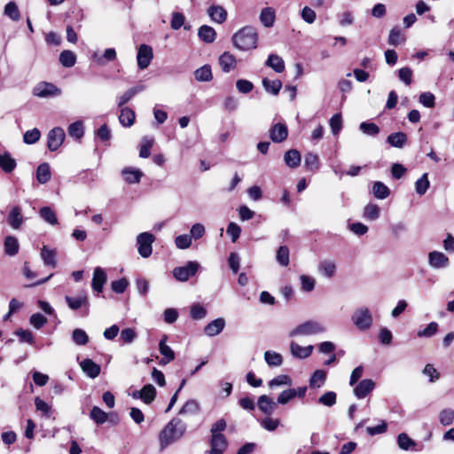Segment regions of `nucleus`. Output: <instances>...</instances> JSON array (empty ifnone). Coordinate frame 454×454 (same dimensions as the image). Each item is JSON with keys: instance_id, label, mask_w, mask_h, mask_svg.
Masks as SVG:
<instances>
[{"instance_id": "f257e3e1", "label": "nucleus", "mask_w": 454, "mask_h": 454, "mask_svg": "<svg viewBox=\"0 0 454 454\" xmlns=\"http://www.w3.org/2000/svg\"><path fill=\"white\" fill-rule=\"evenodd\" d=\"M232 43L240 51H250L257 47L258 34L253 27H244L232 35Z\"/></svg>"}, {"instance_id": "f03ea898", "label": "nucleus", "mask_w": 454, "mask_h": 454, "mask_svg": "<svg viewBox=\"0 0 454 454\" xmlns=\"http://www.w3.org/2000/svg\"><path fill=\"white\" fill-rule=\"evenodd\" d=\"M186 430V425L179 419L169 421L160 434L161 448H165L183 436Z\"/></svg>"}, {"instance_id": "7ed1b4c3", "label": "nucleus", "mask_w": 454, "mask_h": 454, "mask_svg": "<svg viewBox=\"0 0 454 454\" xmlns=\"http://www.w3.org/2000/svg\"><path fill=\"white\" fill-rule=\"evenodd\" d=\"M325 331L326 327L322 323L315 320H308L294 328L289 333V336L295 337L315 335L318 333H323Z\"/></svg>"}, {"instance_id": "20e7f679", "label": "nucleus", "mask_w": 454, "mask_h": 454, "mask_svg": "<svg viewBox=\"0 0 454 454\" xmlns=\"http://www.w3.org/2000/svg\"><path fill=\"white\" fill-rule=\"evenodd\" d=\"M351 321L358 330L367 331L373 324V317L367 307H359L351 316Z\"/></svg>"}, {"instance_id": "39448f33", "label": "nucleus", "mask_w": 454, "mask_h": 454, "mask_svg": "<svg viewBox=\"0 0 454 454\" xmlns=\"http://www.w3.org/2000/svg\"><path fill=\"white\" fill-rule=\"evenodd\" d=\"M200 267L199 262L190 261L184 266L176 267L172 273L176 280L185 282L198 272Z\"/></svg>"}, {"instance_id": "423d86ee", "label": "nucleus", "mask_w": 454, "mask_h": 454, "mask_svg": "<svg viewBox=\"0 0 454 454\" xmlns=\"http://www.w3.org/2000/svg\"><path fill=\"white\" fill-rule=\"evenodd\" d=\"M32 93L35 97L46 98L59 96L61 90L51 82H41L33 88Z\"/></svg>"}, {"instance_id": "0eeeda50", "label": "nucleus", "mask_w": 454, "mask_h": 454, "mask_svg": "<svg viewBox=\"0 0 454 454\" xmlns=\"http://www.w3.org/2000/svg\"><path fill=\"white\" fill-rule=\"evenodd\" d=\"M155 240L154 235L150 232H142L137 237L138 254L144 257L148 258L153 252L152 245Z\"/></svg>"}, {"instance_id": "6e6552de", "label": "nucleus", "mask_w": 454, "mask_h": 454, "mask_svg": "<svg viewBox=\"0 0 454 454\" xmlns=\"http://www.w3.org/2000/svg\"><path fill=\"white\" fill-rule=\"evenodd\" d=\"M47 146L50 151L58 150L65 140L64 129L60 127H55L51 129L47 135Z\"/></svg>"}, {"instance_id": "1a4fd4ad", "label": "nucleus", "mask_w": 454, "mask_h": 454, "mask_svg": "<svg viewBox=\"0 0 454 454\" xmlns=\"http://www.w3.org/2000/svg\"><path fill=\"white\" fill-rule=\"evenodd\" d=\"M153 58V49L147 44H141L138 48L137 60L139 69H145Z\"/></svg>"}, {"instance_id": "9d476101", "label": "nucleus", "mask_w": 454, "mask_h": 454, "mask_svg": "<svg viewBox=\"0 0 454 454\" xmlns=\"http://www.w3.org/2000/svg\"><path fill=\"white\" fill-rule=\"evenodd\" d=\"M65 300L67 303V306L72 310H77L79 309H83V316H87L89 314L90 302L88 297L84 295H80L77 297L66 296Z\"/></svg>"}, {"instance_id": "9b49d317", "label": "nucleus", "mask_w": 454, "mask_h": 454, "mask_svg": "<svg viewBox=\"0 0 454 454\" xmlns=\"http://www.w3.org/2000/svg\"><path fill=\"white\" fill-rule=\"evenodd\" d=\"M228 447V441L223 434L211 435L208 454H223Z\"/></svg>"}, {"instance_id": "f8f14e48", "label": "nucleus", "mask_w": 454, "mask_h": 454, "mask_svg": "<svg viewBox=\"0 0 454 454\" xmlns=\"http://www.w3.org/2000/svg\"><path fill=\"white\" fill-rule=\"evenodd\" d=\"M428 264L434 269H443L449 266L450 260L443 253L432 251L428 254Z\"/></svg>"}, {"instance_id": "ddd939ff", "label": "nucleus", "mask_w": 454, "mask_h": 454, "mask_svg": "<svg viewBox=\"0 0 454 454\" xmlns=\"http://www.w3.org/2000/svg\"><path fill=\"white\" fill-rule=\"evenodd\" d=\"M168 336L164 334L159 343V351L162 355L160 361V364H168L175 359V353L172 348L167 345Z\"/></svg>"}, {"instance_id": "4468645a", "label": "nucleus", "mask_w": 454, "mask_h": 454, "mask_svg": "<svg viewBox=\"0 0 454 454\" xmlns=\"http://www.w3.org/2000/svg\"><path fill=\"white\" fill-rule=\"evenodd\" d=\"M270 137L274 143H281L288 136L287 126L284 123H276L272 125L270 131Z\"/></svg>"}, {"instance_id": "2eb2a0df", "label": "nucleus", "mask_w": 454, "mask_h": 454, "mask_svg": "<svg viewBox=\"0 0 454 454\" xmlns=\"http://www.w3.org/2000/svg\"><path fill=\"white\" fill-rule=\"evenodd\" d=\"M80 367L82 371L90 379L97 378L101 372L100 365L96 364L90 358H85L80 362Z\"/></svg>"}, {"instance_id": "dca6fc26", "label": "nucleus", "mask_w": 454, "mask_h": 454, "mask_svg": "<svg viewBox=\"0 0 454 454\" xmlns=\"http://www.w3.org/2000/svg\"><path fill=\"white\" fill-rule=\"evenodd\" d=\"M225 325L226 322L223 317L214 319L204 327V333L208 337L216 336L222 333L225 327Z\"/></svg>"}, {"instance_id": "f3484780", "label": "nucleus", "mask_w": 454, "mask_h": 454, "mask_svg": "<svg viewBox=\"0 0 454 454\" xmlns=\"http://www.w3.org/2000/svg\"><path fill=\"white\" fill-rule=\"evenodd\" d=\"M375 387V382L371 379H365L361 380L356 387L354 388V395L358 399L364 398L369 393H371Z\"/></svg>"}, {"instance_id": "a211bd4d", "label": "nucleus", "mask_w": 454, "mask_h": 454, "mask_svg": "<svg viewBox=\"0 0 454 454\" xmlns=\"http://www.w3.org/2000/svg\"><path fill=\"white\" fill-rule=\"evenodd\" d=\"M106 282V273L102 268L97 267L93 272L91 283L92 289L96 291L98 294L101 293L103 291V287Z\"/></svg>"}, {"instance_id": "6ab92c4d", "label": "nucleus", "mask_w": 454, "mask_h": 454, "mask_svg": "<svg viewBox=\"0 0 454 454\" xmlns=\"http://www.w3.org/2000/svg\"><path fill=\"white\" fill-rule=\"evenodd\" d=\"M397 444L399 448L403 450L420 451L422 450V447L417 448V442L409 437V435L405 433H401L398 434Z\"/></svg>"}, {"instance_id": "aec40b11", "label": "nucleus", "mask_w": 454, "mask_h": 454, "mask_svg": "<svg viewBox=\"0 0 454 454\" xmlns=\"http://www.w3.org/2000/svg\"><path fill=\"white\" fill-rule=\"evenodd\" d=\"M41 258L46 266H50L51 268L57 267V251L56 249H51L47 246H43L41 248L40 253Z\"/></svg>"}, {"instance_id": "412c9836", "label": "nucleus", "mask_w": 454, "mask_h": 454, "mask_svg": "<svg viewBox=\"0 0 454 454\" xmlns=\"http://www.w3.org/2000/svg\"><path fill=\"white\" fill-rule=\"evenodd\" d=\"M313 348L314 347L312 345L301 347L294 341H292L290 344V352L292 356L299 359H305L309 357L311 355Z\"/></svg>"}, {"instance_id": "4be33fe9", "label": "nucleus", "mask_w": 454, "mask_h": 454, "mask_svg": "<svg viewBox=\"0 0 454 454\" xmlns=\"http://www.w3.org/2000/svg\"><path fill=\"white\" fill-rule=\"evenodd\" d=\"M7 222L13 230H19L24 223L20 207H14L8 215Z\"/></svg>"}, {"instance_id": "5701e85b", "label": "nucleus", "mask_w": 454, "mask_h": 454, "mask_svg": "<svg viewBox=\"0 0 454 454\" xmlns=\"http://www.w3.org/2000/svg\"><path fill=\"white\" fill-rule=\"evenodd\" d=\"M258 407L265 415H271L277 408V403L268 395H261L258 398Z\"/></svg>"}, {"instance_id": "b1692460", "label": "nucleus", "mask_w": 454, "mask_h": 454, "mask_svg": "<svg viewBox=\"0 0 454 454\" xmlns=\"http://www.w3.org/2000/svg\"><path fill=\"white\" fill-rule=\"evenodd\" d=\"M219 65L223 72L228 73L236 67V58L231 52L225 51L219 58Z\"/></svg>"}, {"instance_id": "393cba45", "label": "nucleus", "mask_w": 454, "mask_h": 454, "mask_svg": "<svg viewBox=\"0 0 454 454\" xmlns=\"http://www.w3.org/2000/svg\"><path fill=\"white\" fill-rule=\"evenodd\" d=\"M121 174L124 180L129 184H137L143 176V172L140 169L131 167L124 168Z\"/></svg>"}, {"instance_id": "a878e982", "label": "nucleus", "mask_w": 454, "mask_h": 454, "mask_svg": "<svg viewBox=\"0 0 454 454\" xmlns=\"http://www.w3.org/2000/svg\"><path fill=\"white\" fill-rule=\"evenodd\" d=\"M259 20L265 27H273L276 20V12L272 7H265L261 11Z\"/></svg>"}, {"instance_id": "bb28decb", "label": "nucleus", "mask_w": 454, "mask_h": 454, "mask_svg": "<svg viewBox=\"0 0 454 454\" xmlns=\"http://www.w3.org/2000/svg\"><path fill=\"white\" fill-rule=\"evenodd\" d=\"M207 14L211 20L218 24L223 23L227 19V12L223 7L219 5H213L208 8Z\"/></svg>"}, {"instance_id": "cd10ccee", "label": "nucleus", "mask_w": 454, "mask_h": 454, "mask_svg": "<svg viewBox=\"0 0 454 454\" xmlns=\"http://www.w3.org/2000/svg\"><path fill=\"white\" fill-rule=\"evenodd\" d=\"M145 89V86L143 84H139L134 86L128 90H126L121 97L118 98V106L121 107L126 103H128L133 97H135L137 93L143 91Z\"/></svg>"}, {"instance_id": "c85d7f7f", "label": "nucleus", "mask_w": 454, "mask_h": 454, "mask_svg": "<svg viewBox=\"0 0 454 454\" xmlns=\"http://www.w3.org/2000/svg\"><path fill=\"white\" fill-rule=\"evenodd\" d=\"M198 35L206 43H213L216 38L215 30L207 25L201 26L198 30Z\"/></svg>"}, {"instance_id": "c756f323", "label": "nucleus", "mask_w": 454, "mask_h": 454, "mask_svg": "<svg viewBox=\"0 0 454 454\" xmlns=\"http://www.w3.org/2000/svg\"><path fill=\"white\" fill-rule=\"evenodd\" d=\"M17 166L15 159L9 153L0 154V168L5 173L12 172Z\"/></svg>"}, {"instance_id": "7c9ffc66", "label": "nucleus", "mask_w": 454, "mask_h": 454, "mask_svg": "<svg viewBox=\"0 0 454 454\" xmlns=\"http://www.w3.org/2000/svg\"><path fill=\"white\" fill-rule=\"evenodd\" d=\"M372 192L376 199L385 200L390 194L389 188L380 181H376L372 184Z\"/></svg>"}, {"instance_id": "2f4dec72", "label": "nucleus", "mask_w": 454, "mask_h": 454, "mask_svg": "<svg viewBox=\"0 0 454 454\" xmlns=\"http://www.w3.org/2000/svg\"><path fill=\"white\" fill-rule=\"evenodd\" d=\"M265 65L277 73H282L285 70V62L283 59L277 54H270Z\"/></svg>"}, {"instance_id": "473e14b6", "label": "nucleus", "mask_w": 454, "mask_h": 454, "mask_svg": "<svg viewBox=\"0 0 454 454\" xmlns=\"http://www.w3.org/2000/svg\"><path fill=\"white\" fill-rule=\"evenodd\" d=\"M301 154L296 149H291L284 155L285 163L292 168H297L301 163Z\"/></svg>"}, {"instance_id": "72a5a7b5", "label": "nucleus", "mask_w": 454, "mask_h": 454, "mask_svg": "<svg viewBox=\"0 0 454 454\" xmlns=\"http://www.w3.org/2000/svg\"><path fill=\"white\" fill-rule=\"evenodd\" d=\"M135 113L129 107H122L119 116L120 123L124 127H130L135 121Z\"/></svg>"}, {"instance_id": "f704fd0d", "label": "nucleus", "mask_w": 454, "mask_h": 454, "mask_svg": "<svg viewBox=\"0 0 454 454\" xmlns=\"http://www.w3.org/2000/svg\"><path fill=\"white\" fill-rule=\"evenodd\" d=\"M51 177L50 165L48 163H42L36 169V180L40 184H46Z\"/></svg>"}, {"instance_id": "c9c22d12", "label": "nucleus", "mask_w": 454, "mask_h": 454, "mask_svg": "<svg viewBox=\"0 0 454 454\" xmlns=\"http://www.w3.org/2000/svg\"><path fill=\"white\" fill-rule=\"evenodd\" d=\"M264 360L267 363V364L270 367H278L283 364V356L281 354L267 350L264 352Z\"/></svg>"}, {"instance_id": "e433bc0d", "label": "nucleus", "mask_w": 454, "mask_h": 454, "mask_svg": "<svg viewBox=\"0 0 454 454\" xmlns=\"http://www.w3.org/2000/svg\"><path fill=\"white\" fill-rule=\"evenodd\" d=\"M18 239L13 236H7L4 239V252L7 255L13 256L19 252Z\"/></svg>"}, {"instance_id": "4c0bfd02", "label": "nucleus", "mask_w": 454, "mask_h": 454, "mask_svg": "<svg viewBox=\"0 0 454 454\" xmlns=\"http://www.w3.org/2000/svg\"><path fill=\"white\" fill-rule=\"evenodd\" d=\"M200 406L194 399L188 400L179 411L180 415H195L200 412Z\"/></svg>"}, {"instance_id": "58836bf2", "label": "nucleus", "mask_w": 454, "mask_h": 454, "mask_svg": "<svg viewBox=\"0 0 454 454\" xmlns=\"http://www.w3.org/2000/svg\"><path fill=\"white\" fill-rule=\"evenodd\" d=\"M67 133L71 137L81 139L84 135V127L82 121L71 123L67 128Z\"/></svg>"}, {"instance_id": "ea45409f", "label": "nucleus", "mask_w": 454, "mask_h": 454, "mask_svg": "<svg viewBox=\"0 0 454 454\" xmlns=\"http://www.w3.org/2000/svg\"><path fill=\"white\" fill-rule=\"evenodd\" d=\"M262 86L265 90L272 95H278L282 88V82L280 80H269L264 78L262 80Z\"/></svg>"}, {"instance_id": "a19ab883", "label": "nucleus", "mask_w": 454, "mask_h": 454, "mask_svg": "<svg viewBox=\"0 0 454 454\" xmlns=\"http://www.w3.org/2000/svg\"><path fill=\"white\" fill-rule=\"evenodd\" d=\"M40 216L49 224H58V218L55 211L50 207H43L39 210Z\"/></svg>"}, {"instance_id": "79ce46f5", "label": "nucleus", "mask_w": 454, "mask_h": 454, "mask_svg": "<svg viewBox=\"0 0 454 454\" xmlns=\"http://www.w3.org/2000/svg\"><path fill=\"white\" fill-rule=\"evenodd\" d=\"M195 79L199 82H209L213 78L210 66L205 65L194 72Z\"/></svg>"}, {"instance_id": "37998d69", "label": "nucleus", "mask_w": 454, "mask_h": 454, "mask_svg": "<svg viewBox=\"0 0 454 454\" xmlns=\"http://www.w3.org/2000/svg\"><path fill=\"white\" fill-rule=\"evenodd\" d=\"M59 62L65 67H72L76 62V55L72 51L65 50L59 55Z\"/></svg>"}, {"instance_id": "c03bdc74", "label": "nucleus", "mask_w": 454, "mask_h": 454, "mask_svg": "<svg viewBox=\"0 0 454 454\" xmlns=\"http://www.w3.org/2000/svg\"><path fill=\"white\" fill-rule=\"evenodd\" d=\"M326 380V372L323 370H317L309 380V386L312 388H318L324 385Z\"/></svg>"}, {"instance_id": "a18cd8bd", "label": "nucleus", "mask_w": 454, "mask_h": 454, "mask_svg": "<svg viewBox=\"0 0 454 454\" xmlns=\"http://www.w3.org/2000/svg\"><path fill=\"white\" fill-rule=\"evenodd\" d=\"M153 137H144L141 140L139 156L144 159L148 158L151 154V148L153 147Z\"/></svg>"}, {"instance_id": "49530a36", "label": "nucleus", "mask_w": 454, "mask_h": 454, "mask_svg": "<svg viewBox=\"0 0 454 454\" xmlns=\"http://www.w3.org/2000/svg\"><path fill=\"white\" fill-rule=\"evenodd\" d=\"M387 140L392 146L402 148L407 140V136L403 132H395L390 134Z\"/></svg>"}, {"instance_id": "de8ad7c7", "label": "nucleus", "mask_w": 454, "mask_h": 454, "mask_svg": "<svg viewBox=\"0 0 454 454\" xmlns=\"http://www.w3.org/2000/svg\"><path fill=\"white\" fill-rule=\"evenodd\" d=\"M4 13L13 21H18L20 19V12L19 11L18 5L15 2L12 1L6 4L4 6Z\"/></svg>"}, {"instance_id": "09e8293b", "label": "nucleus", "mask_w": 454, "mask_h": 454, "mask_svg": "<svg viewBox=\"0 0 454 454\" xmlns=\"http://www.w3.org/2000/svg\"><path fill=\"white\" fill-rule=\"evenodd\" d=\"M319 271L326 278H331L334 275L336 265L333 262L325 260L318 265Z\"/></svg>"}, {"instance_id": "8fccbe9b", "label": "nucleus", "mask_w": 454, "mask_h": 454, "mask_svg": "<svg viewBox=\"0 0 454 454\" xmlns=\"http://www.w3.org/2000/svg\"><path fill=\"white\" fill-rule=\"evenodd\" d=\"M142 392V401L146 403L150 404L156 396V389L152 384H147L143 387L141 389Z\"/></svg>"}, {"instance_id": "3c124183", "label": "nucleus", "mask_w": 454, "mask_h": 454, "mask_svg": "<svg viewBox=\"0 0 454 454\" xmlns=\"http://www.w3.org/2000/svg\"><path fill=\"white\" fill-rule=\"evenodd\" d=\"M380 216V207L377 204L369 203L364 208V217L374 221Z\"/></svg>"}, {"instance_id": "603ef678", "label": "nucleus", "mask_w": 454, "mask_h": 454, "mask_svg": "<svg viewBox=\"0 0 454 454\" xmlns=\"http://www.w3.org/2000/svg\"><path fill=\"white\" fill-rule=\"evenodd\" d=\"M90 419L98 425L104 424L108 418V414L98 406H94L90 413Z\"/></svg>"}, {"instance_id": "864d4df0", "label": "nucleus", "mask_w": 454, "mask_h": 454, "mask_svg": "<svg viewBox=\"0 0 454 454\" xmlns=\"http://www.w3.org/2000/svg\"><path fill=\"white\" fill-rule=\"evenodd\" d=\"M405 40L404 35L402 34V31L399 27H395L392 28L389 32L387 43L390 45L397 46L399 43Z\"/></svg>"}, {"instance_id": "5fc2aeb1", "label": "nucleus", "mask_w": 454, "mask_h": 454, "mask_svg": "<svg viewBox=\"0 0 454 454\" xmlns=\"http://www.w3.org/2000/svg\"><path fill=\"white\" fill-rule=\"evenodd\" d=\"M190 315L193 320H200L207 316V309L200 303H194L190 308Z\"/></svg>"}, {"instance_id": "6e6d98bb", "label": "nucleus", "mask_w": 454, "mask_h": 454, "mask_svg": "<svg viewBox=\"0 0 454 454\" xmlns=\"http://www.w3.org/2000/svg\"><path fill=\"white\" fill-rule=\"evenodd\" d=\"M304 165L307 169L316 171L319 168V160L317 154L309 153L305 155Z\"/></svg>"}, {"instance_id": "4d7b16f0", "label": "nucleus", "mask_w": 454, "mask_h": 454, "mask_svg": "<svg viewBox=\"0 0 454 454\" xmlns=\"http://www.w3.org/2000/svg\"><path fill=\"white\" fill-rule=\"evenodd\" d=\"M93 58L99 65H104L106 61H113L116 59V51L114 48H108L102 57H98V54L94 53Z\"/></svg>"}, {"instance_id": "13d9d810", "label": "nucleus", "mask_w": 454, "mask_h": 454, "mask_svg": "<svg viewBox=\"0 0 454 454\" xmlns=\"http://www.w3.org/2000/svg\"><path fill=\"white\" fill-rule=\"evenodd\" d=\"M439 421L442 426H450L454 421V411L450 408L443 409L439 413Z\"/></svg>"}, {"instance_id": "bf43d9fd", "label": "nucleus", "mask_w": 454, "mask_h": 454, "mask_svg": "<svg viewBox=\"0 0 454 454\" xmlns=\"http://www.w3.org/2000/svg\"><path fill=\"white\" fill-rule=\"evenodd\" d=\"M41 137V132L38 129L34 128L27 130L23 136V141L27 145H33L36 143Z\"/></svg>"}, {"instance_id": "052dcab7", "label": "nucleus", "mask_w": 454, "mask_h": 454, "mask_svg": "<svg viewBox=\"0 0 454 454\" xmlns=\"http://www.w3.org/2000/svg\"><path fill=\"white\" fill-rule=\"evenodd\" d=\"M359 129L364 134L372 137L377 136L380 132V128L373 122H361Z\"/></svg>"}, {"instance_id": "680f3d73", "label": "nucleus", "mask_w": 454, "mask_h": 454, "mask_svg": "<svg viewBox=\"0 0 454 454\" xmlns=\"http://www.w3.org/2000/svg\"><path fill=\"white\" fill-rule=\"evenodd\" d=\"M276 259L281 266H287L289 264V249L286 246H281L278 248Z\"/></svg>"}, {"instance_id": "e2e57ef3", "label": "nucleus", "mask_w": 454, "mask_h": 454, "mask_svg": "<svg viewBox=\"0 0 454 454\" xmlns=\"http://www.w3.org/2000/svg\"><path fill=\"white\" fill-rule=\"evenodd\" d=\"M72 339L77 345L83 346L89 342V337L85 331L82 329H74L72 333Z\"/></svg>"}, {"instance_id": "0e129e2a", "label": "nucleus", "mask_w": 454, "mask_h": 454, "mask_svg": "<svg viewBox=\"0 0 454 454\" xmlns=\"http://www.w3.org/2000/svg\"><path fill=\"white\" fill-rule=\"evenodd\" d=\"M415 188L417 193L419 195H424L427 192L429 188V181L427 173L423 174L422 176L416 181Z\"/></svg>"}, {"instance_id": "69168bd1", "label": "nucleus", "mask_w": 454, "mask_h": 454, "mask_svg": "<svg viewBox=\"0 0 454 454\" xmlns=\"http://www.w3.org/2000/svg\"><path fill=\"white\" fill-rule=\"evenodd\" d=\"M332 132L337 136L342 129V118L340 114H335L329 121Z\"/></svg>"}, {"instance_id": "338daca9", "label": "nucleus", "mask_w": 454, "mask_h": 454, "mask_svg": "<svg viewBox=\"0 0 454 454\" xmlns=\"http://www.w3.org/2000/svg\"><path fill=\"white\" fill-rule=\"evenodd\" d=\"M336 393L328 391L318 398V403L325 406L332 407L336 403Z\"/></svg>"}, {"instance_id": "774afa93", "label": "nucleus", "mask_w": 454, "mask_h": 454, "mask_svg": "<svg viewBox=\"0 0 454 454\" xmlns=\"http://www.w3.org/2000/svg\"><path fill=\"white\" fill-rule=\"evenodd\" d=\"M280 425V420L278 419H273L270 416H267L261 422V426L267 431L272 432L278 428Z\"/></svg>"}]
</instances>
